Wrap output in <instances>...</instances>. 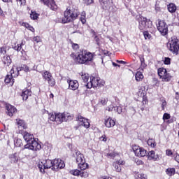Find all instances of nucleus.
Masks as SVG:
<instances>
[{"label": "nucleus", "mask_w": 179, "mask_h": 179, "mask_svg": "<svg viewBox=\"0 0 179 179\" xmlns=\"http://www.w3.org/2000/svg\"><path fill=\"white\" fill-rule=\"evenodd\" d=\"M73 157L76 159V163L78 164V169H80V170H86V169L89 168V164L86 163L85 155L80 151L76 150L73 154Z\"/></svg>", "instance_id": "obj_4"}, {"label": "nucleus", "mask_w": 179, "mask_h": 179, "mask_svg": "<svg viewBox=\"0 0 179 179\" xmlns=\"http://www.w3.org/2000/svg\"><path fill=\"white\" fill-rule=\"evenodd\" d=\"M167 47L172 52V54H175V55H178L179 51V39L177 38V36H172L168 41Z\"/></svg>", "instance_id": "obj_5"}, {"label": "nucleus", "mask_w": 179, "mask_h": 179, "mask_svg": "<svg viewBox=\"0 0 179 179\" xmlns=\"http://www.w3.org/2000/svg\"><path fill=\"white\" fill-rule=\"evenodd\" d=\"M108 101V99L107 98H101L99 99V103L102 104V106H106Z\"/></svg>", "instance_id": "obj_43"}, {"label": "nucleus", "mask_w": 179, "mask_h": 179, "mask_svg": "<svg viewBox=\"0 0 179 179\" xmlns=\"http://www.w3.org/2000/svg\"><path fill=\"white\" fill-rule=\"evenodd\" d=\"M14 145L16 148H20L23 145L22 143V139L20 138H17L14 140Z\"/></svg>", "instance_id": "obj_35"}, {"label": "nucleus", "mask_w": 179, "mask_h": 179, "mask_svg": "<svg viewBox=\"0 0 179 179\" xmlns=\"http://www.w3.org/2000/svg\"><path fill=\"white\" fill-rule=\"evenodd\" d=\"M22 26H24V27H26V29H28V30H30V31L34 33V28L30 24H29V23L22 22Z\"/></svg>", "instance_id": "obj_33"}, {"label": "nucleus", "mask_w": 179, "mask_h": 179, "mask_svg": "<svg viewBox=\"0 0 179 179\" xmlns=\"http://www.w3.org/2000/svg\"><path fill=\"white\" fill-rule=\"evenodd\" d=\"M69 89L70 90H78L79 89V83L76 80H68Z\"/></svg>", "instance_id": "obj_16"}, {"label": "nucleus", "mask_w": 179, "mask_h": 179, "mask_svg": "<svg viewBox=\"0 0 179 179\" xmlns=\"http://www.w3.org/2000/svg\"><path fill=\"white\" fill-rule=\"evenodd\" d=\"M166 106H167V102H166V100H162L161 104L162 110H164L166 108Z\"/></svg>", "instance_id": "obj_50"}, {"label": "nucleus", "mask_w": 179, "mask_h": 179, "mask_svg": "<svg viewBox=\"0 0 179 179\" xmlns=\"http://www.w3.org/2000/svg\"><path fill=\"white\" fill-rule=\"evenodd\" d=\"M6 114L9 115V117H12L15 113H16V108L10 104H6Z\"/></svg>", "instance_id": "obj_21"}, {"label": "nucleus", "mask_w": 179, "mask_h": 179, "mask_svg": "<svg viewBox=\"0 0 179 179\" xmlns=\"http://www.w3.org/2000/svg\"><path fill=\"white\" fill-rule=\"evenodd\" d=\"M13 48L15 51H23V48L21 45H19V43H15L14 45H13Z\"/></svg>", "instance_id": "obj_37"}, {"label": "nucleus", "mask_w": 179, "mask_h": 179, "mask_svg": "<svg viewBox=\"0 0 179 179\" xmlns=\"http://www.w3.org/2000/svg\"><path fill=\"white\" fill-rule=\"evenodd\" d=\"M168 10L170 13H175L176 10H177V6L176 4L171 3L167 6Z\"/></svg>", "instance_id": "obj_26"}, {"label": "nucleus", "mask_w": 179, "mask_h": 179, "mask_svg": "<svg viewBox=\"0 0 179 179\" xmlns=\"http://www.w3.org/2000/svg\"><path fill=\"white\" fill-rule=\"evenodd\" d=\"M31 96V91L29 90H26L22 91L21 96L22 97V100L26 101L29 99V96Z\"/></svg>", "instance_id": "obj_24"}, {"label": "nucleus", "mask_w": 179, "mask_h": 179, "mask_svg": "<svg viewBox=\"0 0 179 179\" xmlns=\"http://www.w3.org/2000/svg\"><path fill=\"white\" fill-rule=\"evenodd\" d=\"M9 157L11 163H17V162L19 160V158H17V156H16V154H12L10 155Z\"/></svg>", "instance_id": "obj_34"}, {"label": "nucleus", "mask_w": 179, "mask_h": 179, "mask_svg": "<svg viewBox=\"0 0 179 179\" xmlns=\"http://www.w3.org/2000/svg\"><path fill=\"white\" fill-rule=\"evenodd\" d=\"M64 167H65V163L62 159H55L52 160V170L53 171H58Z\"/></svg>", "instance_id": "obj_9"}, {"label": "nucleus", "mask_w": 179, "mask_h": 179, "mask_svg": "<svg viewBox=\"0 0 179 179\" xmlns=\"http://www.w3.org/2000/svg\"><path fill=\"white\" fill-rule=\"evenodd\" d=\"M137 22H138V29L141 31H144L148 29H150L152 27V21L148 20V18L139 15L137 18Z\"/></svg>", "instance_id": "obj_6"}, {"label": "nucleus", "mask_w": 179, "mask_h": 179, "mask_svg": "<svg viewBox=\"0 0 179 179\" xmlns=\"http://www.w3.org/2000/svg\"><path fill=\"white\" fill-rule=\"evenodd\" d=\"M164 62L165 65H170L171 62V59H170V57H165Z\"/></svg>", "instance_id": "obj_48"}, {"label": "nucleus", "mask_w": 179, "mask_h": 179, "mask_svg": "<svg viewBox=\"0 0 179 179\" xmlns=\"http://www.w3.org/2000/svg\"><path fill=\"white\" fill-rule=\"evenodd\" d=\"M66 117L68 119H66ZM73 118V116L72 115H65V113H57L56 114V119H55V122L57 124H62L64 122L68 121V120H72Z\"/></svg>", "instance_id": "obj_12"}, {"label": "nucleus", "mask_w": 179, "mask_h": 179, "mask_svg": "<svg viewBox=\"0 0 179 179\" xmlns=\"http://www.w3.org/2000/svg\"><path fill=\"white\" fill-rule=\"evenodd\" d=\"M17 5L22 6V5L26 4V0H16Z\"/></svg>", "instance_id": "obj_47"}, {"label": "nucleus", "mask_w": 179, "mask_h": 179, "mask_svg": "<svg viewBox=\"0 0 179 179\" xmlns=\"http://www.w3.org/2000/svg\"><path fill=\"white\" fill-rule=\"evenodd\" d=\"M18 134L22 135L24 141L27 142L24 149H29V150H40L41 149V145L36 141L33 134L24 130H19Z\"/></svg>", "instance_id": "obj_2"}, {"label": "nucleus", "mask_w": 179, "mask_h": 179, "mask_svg": "<svg viewBox=\"0 0 179 179\" xmlns=\"http://www.w3.org/2000/svg\"><path fill=\"white\" fill-rule=\"evenodd\" d=\"M148 146H150L151 148H155L156 147V141H155V139L153 138H149L147 142Z\"/></svg>", "instance_id": "obj_32"}, {"label": "nucleus", "mask_w": 179, "mask_h": 179, "mask_svg": "<svg viewBox=\"0 0 179 179\" xmlns=\"http://www.w3.org/2000/svg\"><path fill=\"white\" fill-rule=\"evenodd\" d=\"M72 48L76 51V50H79V45L78 43H72Z\"/></svg>", "instance_id": "obj_54"}, {"label": "nucleus", "mask_w": 179, "mask_h": 179, "mask_svg": "<svg viewBox=\"0 0 179 179\" xmlns=\"http://www.w3.org/2000/svg\"><path fill=\"white\" fill-rule=\"evenodd\" d=\"M34 41H36V43H40V41H41V38H40V36H35L34 38Z\"/></svg>", "instance_id": "obj_56"}, {"label": "nucleus", "mask_w": 179, "mask_h": 179, "mask_svg": "<svg viewBox=\"0 0 179 179\" xmlns=\"http://www.w3.org/2000/svg\"><path fill=\"white\" fill-rule=\"evenodd\" d=\"M77 121L79 122V125H81L84 128H87L90 127V122H89V120L85 118L80 115H78L77 117Z\"/></svg>", "instance_id": "obj_13"}, {"label": "nucleus", "mask_w": 179, "mask_h": 179, "mask_svg": "<svg viewBox=\"0 0 179 179\" xmlns=\"http://www.w3.org/2000/svg\"><path fill=\"white\" fill-rule=\"evenodd\" d=\"M80 20L83 24H85L86 23V13L85 11H83L81 13V17L80 18Z\"/></svg>", "instance_id": "obj_36"}, {"label": "nucleus", "mask_w": 179, "mask_h": 179, "mask_svg": "<svg viewBox=\"0 0 179 179\" xmlns=\"http://www.w3.org/2000/svg\"><path fill=\"white\" fill-rule=\"evenodd\" d=\"M0 54L5 55V54H6V48L5 47L0 48Z\"/></svg>", "instance_id": "obj_51"}, {"label": "nucleus", "mask_w": 179, "mask_h": 179, "mask_svg": "<svg viewBox=\"0 0 179 179\" xmlns=\"http://www.w3.org/2000/svg\"><path fill=\"white\" fill-rule=\"evenodd\" d=\"M22 71H24V72H30V71L36 70V65L33 64V66L31 68V67H29L26 64H23V65H22Z\"/></svg>", "instance_id": "obj_29"}, {"label": "nucleus", "mask_w": 179, "mask_h": 179, "mask_svg": "<svg viewBox=\"0 0 179 179\" xmlns=\"http://www.w3.org/2000/svg\"><path fill=\"white\" fill-rule=\"evenodd\" d=\"M108 157H110L111 159H114L116 156H118V154L115 152H109L107 154Z\"/></svg>", "instance_id": "obj_44"}, {"label": "nucleus", "mask_w": 179, "mask_h": 179, "mask_svg": "<svg viewBox=\"0 0 179 179\" xmlns=\"http://www.w3.org/2000/svg\"><path fill=\"white\" fill-rule=\"evenodd\" d=\"M79 16V12L74 8H66L64 13V17L62 19V23L65 24L66 23H71L73 20H76Z\"/></svg>", "instance_id": "obj_3"}, {"label": "nucleus", "mask_w": 179, "mask_h": 179, "mask_svg": "<svg viewBox=\"0 0 179 179\" xmlns=\"http://www.w3.org/2000/svg\"><path fill=\"white\" fill-rule=\"evenodd\" d=\"M3 62L6 66H9L10 64H12V59H10V56H4L3 57Z\"/></svg>", "instance_id": "obj_28"}, {"label": "nucleus", "mask_w": 179, "mask_h": 179, "mask_svg": "<svg viewBox=\"0 0 179 179\" xmlns=\"http://www.w3.org/2000/svg\"><path fill=\"white\" fill-rule=\"evenodd\" d=\"M105 126L106 128H113L115 125V120L111 119V117H108L105 119Z\"/></svg>", "instance_id": "obj_22"}, {"label": "nucleus", "mask_w": 179, "mask_h": 179, "mask_svg": "<svg viewBox=\"0 0 179 179\" xmlns=\"http://www.w3.org/2000/svg\"><path fill=\"white\" fill-rule=\"evenodd\" d=\"M41 2H43L48 8H50L51 10H57L58 9V6L55 3L54 0H40Z\"/></svg>", "instance_id": "obj_14"}, {"label": "nucleus", "mask_w": 179, "mask_h": 179, "mask_svg": "<svg viewBox=\"0 0 179 179\" xmlns=\"http://www.w3.org/2000/svg\"><path fill=\"white\" fill-rule=\"evenodd\" d=\"M135 78L137 82H141L143 79V74L141 71H137Z\"/></svg>", "instance_id": "obj_31"}, {"label": "nucleus", "mask_w": 179, "mask_h": 179, "mask_svg": "<svg viewBox=\"0 0 179 179\" xmlns=\"http://www.w3.org/2000/svg\"><path fill=\"white\" fill-rule=\"evenodd\" d=\"M16 124L18 125L19 131L22 129H27V124L24 122V120L17 119Z\"/></svg>", "instance_id": "obj_23"}, {"label": "nucleus", "mask_w": 179, "mask_h": 179, "mask_svg": "<svg viewBox=\"0 0 179 179\" xmlns=\"http://www.w3.org/2000/svg\"><path fill=\"white\" fill-rule=\"evenodd\" d=\"M104 85H106V82L103 80L101 79L99 77V80L96 83V87H103Z\"/></svg>", "instance_id": "obj_40"}, {"label": "nucleus", "mask_w": 179, "mask_h": 179, "mask_svg": "<svg viewBox=\"0 0 179 179\" xmlns=\"http://www.w3.org/2000/svg\"><path fill=\"white\" fill-rule=\"evenodd\" d=\"M84 1L86 5H90L93 3V0H84Z\"/></svg>", "instance_id": "obj_58"}, {"label": "nucleus", "mask_w": 179, "mask_h": 179, "mask_svg": "<svg viewBox=\"0 0 179 179\" xmlns=\"http://www.w3.org/2000/svg\"><path fill=\"white\" fill-rule=\"evenodd\" d=\"M94 52H90L86 50H80L74 57V62L78 65H89L94 59Z\"/></svg>", "instance_id": "obj_1"}, {"label": "nucleus", "mask_w": 179, "mask_h": 179, "mask_svg": "<svg viewBox=\"0 0 179 179\" xmlns=\"http://www.w3.org/2000/svg\"><path fill=\"white\" fill-rule=\"evenodd\" d=\"M70 174H72V176H77L78 177L80 175V171L79 169H73L69 171Z\"/></svg>", "instance_id": "obj_38"}, {"label": "nucleus", "mask_w": 179, "mask_h": 179, "mask_svg": "<svg viewBox=\"0 0 179 179\" xmlns=\"http://www.w3.org/2000/svg\"><path fill=\"white\" fill-rule=\"evenodd\" d=\"M99 80V77H90V82L85 84L87 89H92V87H96L97 82Z\"/></svg>", "instance_id": "obj_15"}, {"label": "nucleus", "mask_w": 179, "mask_h": 179, "mask_svg": "<svg viewBox=\"0 0 179 179\" xmlns=\"http://www.w3.org/2000/svg\"><path fill=\"white\" fill-rule=\"evenodd\" d=\"M110 0H102L103 5H107Z\"/></svg>", "instance_id": "obj_62"}, {"label": "nucleus", "mask_w": 179, "mask_h": 179, "mask_svg": "<svg viewBox=\"0 0 179 179\" xmlns=\"http://www.w3.org/2000/svg\"><path fill=\"white\" fill-rule=\"evenodd\" d=\"M92 33L93 34L94 40L96 42V45H98V48H99L100 45H101V43H100V38H99V36L94 30H92Z\"/></svg>", "instance_id": "obj_27"}, {"label": "nucleus", "mask_w": 179, "mask_h": 179, "mask_svg": "<svg viewBox=\"0 0 179 179\" xmlns=\"http://www.w3.org/2000/svg\"><path fill=\"white\" fill-rule=\"evenodd\" d=\"M136 163L138 166H141V164H143V162L141 159H136Z\"/></svg>", "instance_id": "obj_57"}, {"label": "nucleus", "mask_w": 179, "mask_h": 179, "mask_svg": "<svg viewBox=\"0 0 179 179\" xmlns=\"http://www.w3.org/2000/svg\"><path fill=\"white\" fill-rule=\"evenodd\" d=\"M134 153L138 157H145L148 155V152L143 148L138 147L134 150Z\"/></svg>", "instance_id": "obj_18"}, {"label": "nucleus", "mask_w": 179, "mask_h": 179, "mask_svg": "<svg viewBox=\"0 0 179 179\" xmlns=\"http://www.w3.org/2000/svg\"><path fill=\"white\" fill-rule=\"evenodd\" d=\"M30 17L31 19H33V20H36L38 17V14H37L36 13L31 12Z\"/></svg>", "instance_id": "obj_45"}, {"label": "nucleus", "mask_w": 179, "mask_h": 179, "mask_svg": "<svg viewBox=\"0 0 179 179\" xmlns=\"http://www.w3.org/2000/svg\"><path fill=\"white\" fill-rule=\"evenodd\" d=\"M42 76L45 80H46L50 86L52 87L55 86V79L52 77L51 73L48 71H45L42 73Z\"/></svg>", "instance_id": "obj_10"}, {"label": "nucleus", "mask_w": 179, "mask_h": 179, "mask_svg": "<svg viewBox=\"0 0 179 179\" xmlns=\"http://www.w3.org/2000/svg\"><path fill=\"white\" fill-rule=\"evenodd\" d=\"M106 110L108 111H113V110H114L115 111V107H114L113 105H110L106 108Z\"/></svg>", "instance_id": "obj_52"}, {"label": "nucleus", "mask_w": 179, "mask_h": 179, "mask_svg": "<svg viewBox=\"0 0 179 179\" xmlns=\"http://www.w3.org/2000/svg\"><path fill=\"white\" fill-rule=\"evenodd\" d=\"M157 27L162 36H167L169 34V25L164 20H158Z\"/></svg>", "instance_id": "obj_8"}, {"label": "nucleus", "mask_w": 179, "mask_h": 179, "mask_svg": "<svg viewBox=\"0 0 179 179\" xmlns=\"http://www.w3.org/2000/svg\"><path fill=\"white\" fill-rule=\"evenodd\" d=\"M158 76L160 79H162L163 82H169V80L171 78L170 76V73H167V70L164 68L158 69Z\"/></svg>", "instance_id": "obj_11"}, {"label": "nucleus", "mask_w": 179, "mask_h": 179, "mask_svg": "<svg viewBox=\"0 0 179 179\" xmlns=\"http://www.w3.org/2000/svg\"><path fill=\"white\" fill-rule=\"evenodd\" d=\"M171 155H173V152L171 150H166V155L171 156Z\"/></svg>", "instance_id": "obj_59"}, {"label": "nucleus", "mask_w": 179, "mask_h": 179, "mask_svg": "<svg viewBox=\"0 0 179 179\" xmlns=\"http://www.w3.org/2000/svg\"><path fill=\"white\" fill-rule=\"evenodd\" d=\"M115 111H117V114H121V113H122V108L121 106H117L115 108Z\"/></svg>", "instance_id": "obj_53"}, {"label": "nucleus", "mask_w": 179, "mask_h": 179, "mask_svg": "<svg viewBox=\"0 0 179 179\" xmlns=\"http://www.w3.org/2000/svg\"><path fill=\"white\" fill-rule=\"evenodd\" d=\"M175 160H176L178 163H179V155H177L176 156Z\"/></svg>", "instance_id": "obj_64"}, {"label": "nucleus", "mask_w": 179, "mask_h": 179, "mask_svg": "<svg viewBox=\"0 0 179 179\" xmlns=\"http://www.w3.org/2000/svg\"><path fill=\"white\" fill-rule=\"evenodd\" d=\"M10 75H7L5 78L4 82L6 83V85H8V83H11V85H13V78H15V71L13 69H11L10 71Z\"/></svg>", "instance_id": "obj_19"}, {"label": "nucleus", "mask_w": 179, "mask_h": 179, "mask_svg": "<svg viewBox=\"0 0 179 179\" xmlns=\"http://www.w3.org/2000/svg\"><path fill=\"white\" fill-rule=\"evenodd\" d=\"M137 179H148V178H146V175L141 173L138 175V177Z\"/></svg>", "instance_id": "obj_55"}, {"label": "nucleus", "mask_w": 179, "mask_h": 179, "mask_svg": "<svg viewBox=\"0 0 179 179\" xmlns=\"http://www.w3.org/2000/svg\"><path fill=\"white\" fill-rule=\"evenodd\" d=\"M125 164V161L122 159L117 160L113 162V166L117 173H121V166H124Z\"/></svg>", "instance_id": "obj_17"}, {"label": "nucleus", "mask_w": 179, "mask_h": 179, "mask_svg": "<svg viewBox=\"0 0 179 179\" xmlns=\"http://www.w3.org/2000/svg\"><path fill=\"white\" fill-rule=\"evenodd\" d=\"M147 156L149 160H154L155 162L160 160V155L156 154L153 150L150 151Z\"/></svg>", "instance_id": "obj_20"}, {"label": "nucleus", "mask_w": 179, "mask_h": 179, "mask_svg": "<svg viewBox=\"0 0 179 179\" xmlns=\"http://www.w3.org/2000/svg\"><path fill=\"white\" fill-rule=\"evenodd\" d=\"M140 61H141V66L143 68H146V64L145 63V58H143V56L140 57Z\"/></svg>", "instance_id": "obj_46"}, {"label": "nucleus", "mask_w": 179, "mask_h": 179, "mask_svg": "<svg viewBox=\"0 0 179 179\" xmlns=\"http://www.w3.org/2000/svg\"><path fill=\"white\" fill-rule=\"evenodd\" d=\"M38 167L41 173H45V170H48V169H51V170H52V160L48 159H43L39 162Z\"/></svg>", "instance_id": "obj_7"}, {"label": "nucleus", "mask_w": 179, "mask_h": 179, "mask_svg": "<svg viewBox=\"0 0 179 179\" xmlns=\"http://www.w3.org/2000/svg\"><path fill=\"white\" fill-rule=\"evenodd\" d=\"M80 177H82V178H87V177H89V172L81 170L80 171Z\"/></svg>", "instance_id": "obj_39"}, {"label": "nucleus", "mask_w": 179, "mask_h": 179, "mask_svg": "<svg viewBox=\"0 0 179 179\" xmlns=\"http://www.w3.org/2000/svg\"><path fill=\"white\" fill-rule=\"evenodd\" d=\"M166 173L169 177H171L172 176H174V174H176V169H174V168H168L166 170Z\"/></svg>", "instance_id": "obj_30"}, {"label": "nucleus", "mask_w": 179, "mask_h": 179, "mask_svg": "<svg viewBox=\"0 0 179 179\" xmlns=\"http://www.w3.org/2000/svg\"><path fill=\"white\" fill-rule=\"evenodd\" d=\"M143 36L145 37V40H150V38L152 37V35H150V34H149V32L148 31H143Z\"/></svg>", "instance_id": "obj_42"}, {"label": "nucleus", "mask_w": 179, "mask_h": 179, "mask_svg": "<svg viewBox=\"0 0 179 179\" xmlns=\"http://www.w3.org/2000/svg\"><path fill=\"white\" fill-rule=\"evenodd\" d=\"M171 117L170 114L165 113L163 115V120L164 121H166V120H170Z\"/></svg>", "instance_id": "obj_49"}, {"label": "nucleus", "mask_w": 179, "mask_h": 179, "mask_svg": "<svg viewBox=\"0 0 179 179\" xmlns=\"http://www.w3.org/2000/svg\"><path fill=\"white\" fill-rule=\"evenodd\" d=\"M17 75H19V72H20V71H23V69L22 68V66H19V67H17Z\"/></svg>", "instance_id": "obj_60"}, {"label": "nucleus", "mask_w": 179, "mask_h": 179, "mask_svg": "<svg viewBox=\"0 0 179 179\" xmlns=\"http://www.w3.org/2000/svg\"><path fill=\"white\" fill-rule=\"evenodd\" d=\"M56 117H57V114L54 113H49L48 115V118L50 121H55Z\"/></svg>", "instance_id": "obj_41"}, {"label": "nucleus", "mask_w": 179, "mask_h": 179, "mask_svg": "<svg viewBox=\"0 0 179 179\" xmlns=\"http://www.w3.org/2000/svg\"><path fill=\"white\" fill-rule=\"evenodd\" d=\"M116 62H117V64H122L123 65H125V64H127V62L122 60H117Z\"/></svg>", "instance_id": "obj_61"}, {"label": "nucleus", "mask_w": 179, "mask_h": 179, "mask_svg": "<svg viewBox=\"0 0 179 179\" xmlns=\"http://www.w3.org/2000/svg\"><path fill=\"white\" fill-rule=\"evenodd\" d=\"M89 78H90L89 73L85 72L80 73V78L82 79L85 83H87V82L89 81Z\"/></svg>", "instance_id": "obj_25"}, {"label": "nucleus", "mask_w": 179, "mask_h": 179, "mask_svg": "<svg viewBox=\"0 0 179 179\" xmlns=\"http://www.w3.org/2000/svg\"><path fill=\"white\" fill-rule=\"evenodd\" d=\"M101 139L103 142H106L107 141V138H106V136H102L101 137Z\"/></svg>", "instance_id": "obj_63"}]
</instances>
